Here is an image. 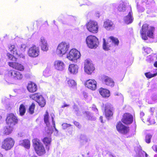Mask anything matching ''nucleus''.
Listing matches in <instances>:
<instances>
[{
    "mask_svg": "<svg viewBox=\"0 0 157 157\" xmlns=\"http://www.w3.org/2000/svg\"><path fill=\"white\" fill-rule=\"evenodd\" d=\"M154 30V27L149 26L147 24L143 25L140 31L142 39L144 40H147V36L150 38H153L154 37L153 32Z\"/></svg>",
    "mask_w": 157,
    "mask_h": 157,
    "instance_id": "nucleus-1",
    "label": "nucleus"
},
{
    "mask_svg": "<svg viewBox=\"0 0 157 157\" xmlns=\"http://www.w3.org/2000/svg\"><path fill=\"white\" fill-rule=\"evenodd\" d=\"M111 40L109 41L106 42L104 38L103 39V49L106 51L110 49V47H112L114 44L115 45H118L119 43V40L118 39L113 36L110 37Z\"/></svg>",
    "mask_w": 157,
    "mask_h": 157,
    "instance_id": "nucleus-2",
    "label": "nucleus"
},
{
    "mask_svg": "<svg viewBox=\"0 0 157 157\" xmlns=\"http://www.w3.org/2000/svg\"><path fill=\"white\" fill-rule=\"evenodd\" d=\"M33 147L37 154L39 155L45 153V150L42 144L39 139H35L33 140Z\"/></svg>",
    "mask_w": 157,
    "mask_h": 157,
    "instance_id": "nucleus-3",
    "label": "nucleus"
},
{
    "mask_svg": "<svg viewBox=\"0 0 157 157\" xmlns=\"http://www.w3.org/2000/svg\"><path fill=\"white\" fill-rule=\"evenodd\" d=\"M86 41L88 47L91 48H96L99 44L98 39L94 36L90 35L87 36Z\"/></svg>",
    "mask_w": 157,
    "mask_h": 157,
    "instance_id": "nucleus-4",
    "label": "nucleus"
},
{
    "mask_svg": "<svg viewBox=\"0 0 157 157\" xmlns=\"http://www.w3.org/2000/svg\"><path fill=\"white\" fill-rule=\"evenodd\" d=\"M69 48V45L68 43L65 42H61L58 46L56 53L59 56H62L67 53Z\"/></svg>",
    "mask_w": 157,
    "mask_h": 157,
    "instance_id": "nucleus-5",
    "label": "nucleus"
},
{
    "mask_svg": "<svg viewBox=\"0 0 157 157\" xmlns=\"http://www.w3.org/2000/svg\"><path fill=\"white\" fill-rule=\"evenodd\" d=\"M14 141L11 138H6L2 143V148L6 151L10 150L13 146Z\"/></svg>",
    "mask_w": 157,
    "mask_h": 157,
    "instance_id": "nucleus-6",
    "label": "nucleus"
},
{
    "mask_svg": "<svg viewBox=\"0 0 157 157\" xmlns=\"http://www.w3.org/2000/svg\"><path fill=\"white\" fill-rule=\"evenodd\" d=\"M80 57V52L75 49L71 50L69 53L67 54V58L69 60L75 62Z\"/></svg>",
    "mask_w": 157,
    "mask_h": 157,
    "instance_id": "nucleus-7",
    "label": "nucleus"
},
{
    "mask_svg": "<svg viewBox=\"0 0 157 157\" xmlns=\"http://www.w3.org/2000/svg\"><path fill=\"white\" fill-rule=\"evenodd\" d=\"M30 98L37 102L41 107L44 106L45 104V101L43 97L39 93L35 94L30 96Z\"/></svg>",
    "mask_w": 157,
    "mask_h": 157,
    "instance_id": "nucleus-8",
    "label": "nucleus"
},
{
    "mask_svg": "<svg viewBox=\"0 0 157 157\" xmlns=\"http://www.w3.org/2000/svg\"><path fill=\"white\" fill-rule=\"evenodd\" d=\"M87 29L90 32L96 33L98 32V26L97 22L90 21L86 24Z\"/></svg>",
    "mask_w": 157,
    "mask_h": 157,
    "instance_id": "nucleus-9",
    "label": "nucleus"
},
{
    "mask_svg": "<svg viewBox=\"0 0 157 157\" xmlns=\"http://www.w3.org/2000/svg\"><path fill=\"white\" fill-rule=\"evenodd\" d=\"M84 65L85 71L88 74H91L95 70L93 64L90 60H86L84 62Z\"/></svg>",
    "mask_w": 157,
    "mask_h": 157,
    "instance_id": "nucleus-10",
    "label": "nucleus"
},
{
    "mask_svg": "<svg viewBox=\"0 0 157 157\" xmlns=\"http://www.w3.org/2000/svg\"><path fill=\"white\" fill-rule=\"evenodd\" d=\"M6 122L8 125L14 126L17 122V117L12 113H10L7 115Z\"/></svg>",
    "mask_w": 157,
    "mask_h": 157,
    "instance_id": "nucleus-11",
    "label": "nucleus"
},
{
    "mask_svg": "<svg viewBox=\"0 0 157 157\" xmlns=\"http://www.w3.org/2000/svg\"><path fill=\"white\" fill-rule=\"evenodd\" d=\"M39 48L35 45H33L31 47L28 52V55L29 56L33 57H36L37 56L39 55Z\"/></svg>",
    "mask_w": 157,
    "mask_h": 157,
    "instance_id": "nucleus-12",
    "label": "nucleus"
},
{
    "mask_svg": "<svg viewBox=\"0 0 157 157\" xmlns=\"http://www.w3.org/2000/svg\"><path fill=\"white\" fill-rule=\"evenodd\" d=\"M44 123L46 124L47 130L46 132L48 134H51L52 133L53 129L52 126H50V122L49 121V115L48 112L46 111L44 115Z\"/></svg>",
    "mask_w": 157,
    "mask_h": 157,
    "instance_id": "nucleus-13",
    "label": "nucleus"
},
{
    "mask_svg": "<svg viewBox=\"0 0 157 157\" xmlns=\"http://www.w3.org/2000/svg\"><path fill=\"white\" fill-rule=\"evenodd\" d=\"M54 66L56 70L62 71L65 69V64L62 61L57 60L54 62Z\"/></svg>",
    "mask_w": 157,
    "mask_h": 157,
    "instance_id": "nucleus-14",
    "label": "nucleus"
},
{
    "mask_svg": "<svg viewBox=\"0 0 157 157\" xmlns=\"http://www.w3.org/2000/svg\"><path fill=\"white\" fill-rule=\"evenodd\" d=\"M8 75L15 80H21L23 78V75L20 72L14 70L9 71Z\"/></svg>",
    "mask_w": 157,
    "mask_h": 157,
    "instance_id": "nucleus-15",
    "label": "nucleus"
},
{
    "mask_svg": "<svg viewBox=\"0 0 157 157\" xmlns=\"http://www.w3.org/2000/svg\"><path fill=\"white\" fill-rule=\"evenodd\" d=\"M102 83L105 85L113 87L114 85V82L113 80L111 78L105 76L103 75L101 77Z\"/></svg>",
    "mask_w": 157,
    "mask_h": 157,
    "instance_id": "nucleus-16",
    "label": "nucleus"
},
{
    "mask_svg": "<svg viewBox=\"0 0 157 157\" xmlns=\"http://www.w3.org/2000/svg\"><path fill=\"white\" fill-rule=\"evenodd\" d=\"M17 46L15 45H11L9 47L8 50L10 51L11 53H13L15 56H19L20 58H21L24 59L25 56L24 54L22 53L20 54L17 52Z\"/></svg>",
    "mask_w": 157,
    "mask_h": 157,
    "instance_id": "nucleus-17",
    "label": "nucleus"
},
{
    "mask_svg": "<svg viewBox=\"0 0 157 157\" xmlns=\"http://www.w3.org/2000/svg\"><path fill=\"white\" fill-rule=\"evenodd\" d=\"M39 43L42 51H47L48 50V45L47 40L44 37L42 36L40 38Z\"/></svg>",
    "mask_w": 157,
    "mask_h": 157,
    "instance_id": "nucleus-18",
    "label": "nucleus"
},
{
    "mask_svg": "<svg viewBox=\"0 0 157 157\" xmlns=\"http://www.w3.org/2000/svg\"><path fill=\"white\" fill-rule=\"evenodd\" d=\"M117 130L120 133L125 134L128 132V128L120 122H119L116 125Z\"/></svg>",
    "mask_w": 157,
    "mask_h": 157,
    "instance_id": "nucleus-19",
    "label": "nucleus"
},
{
    "mask_svg": "<svg viewBox=\"0 0 157 157\" xmlns=\"http://www.w3.org/2000/svg\"><path fill=\"white\" fill-rule=\"evenodd\" d=\"M85 85L88 88L95 90L97 88V82L94 80L89 79L86 81Z\"/></svg>",
    "mask_w": 157,
    "mask_h": 157,
    "instance_id": "nucleus-20",
    "label": "nucleus"
},
{
    "mask_svg": "<svg viewBox=\"0 0 157 157\" xmlns=\"http://www.w3.org/2000/svg\"><path fill=\"white\" fill-rule=\"evenodd\" d=\"M133 121V117L129 113H125L122 119V122L126 124H131Z\"/></svg>",
    "mask_w": 157,
    "mask_h": 157,
    "instance_id": "nucleus-21",
    "label": "nucleus"
},
{
    "mask_svg": "<svg viewBox=\"0 0 157 157\" xmlns=\"http://www.w3.org/2000/svg\"><path fill=\"white\" fill-rule=\"evenodd\" d=\"M113 107L110 104H107L105 105V115L107 118L112 116L113 114Z\"/></svg>",
    "mask_w": 157,
    "mask_h": 157,
    "instance_id": "nucleus-22",
    "label": "nucleus"
},
{
    "mask_svg": "<svg viewBox=\"0 0 157 157\" xmlns=\"http://www.w3.org/2000/svg\"><path fill=\"white\" fill-rule=\"evenodd\" d=\"M104 27L108 30H112L114 29L115 25L111 21L107 20L104 22Z\"/></svg>",
    "mask_w": 157,
    "mask_h": 157,
    "instance_id": "nucleus-23",
    "label": "nucleus"
},
{
    "mask_svg": "<svg viewBox=\"0 0 157 157\" xmlns=\"http://www.w3.org/2000/svg\"><path fill=\"white\" fill-rule=\"evenodd\" d=\"M8 65L10 66L19 71H23L24 69L23 66L21 64L16 62H9Z\"/></svg>",
    "mask_w": 157,
    "mask_h": 157,
    "instance_id": "nucleus-24",
    "label": "nucleus"
},
{
    "mask_svg": "<svg viewBox=\"0 0 157 157\" xmlns=\"http://www.w3.org/2000/svg\"><path fill=\"white\" fill-rule=\"evenodd\" d=\"M129 7L127 5V4L124 2H121L117 8L118 11L120 12L127 11V10Z\"/></svg>",
    "mask_w": 157,
    "mask_h": 157,
    "instance_id": "nucleus-25",
    "label": "nucleus"
},
{
    "mask_svg": "<svg viewBox=\"0 0 157 157\" xmlns=\"http://www.w3.org/2000/svg\"><path fill=\"white\" fill-rule=\"evenodd\" d=\"M78 67L77 65L74 64H71L69 65L68 70L70 72L73 74H76L78 72Z\"/></svg>",
    "mask_w": 157,
    "mask_h": 157,
    "instance_id": "nucleus-26",
    "label": "nucleus"
},
{
    "mask_svg": "<svg viewBox=\"0 0 157 157\" xmlns=\"http://www.w3.org/2000/svg\"><path fill=\"white\" fill-rule=\"evenodd\" d=\"M132 14V12L130 11L128 14L124 18V21L126 23L129 24L132 22L133 20Z\"/></svg>",
    "mask_w": 157,
    "mask_h": 157,
    "instance_id": "nucleus-27",
    "label": "nucleus"
},
{
    "mask_svg": "<svg viewBox=\"0 0 157 157\" xmlns=\"http://www.w3.org/2000/svg\"><path fill=\"white\" fill-rule=\"evenodd\" d=\"M99 92L103 97H108L110 96L109 91L105 89L101 88L99 90Z\"/></svg>",
    "mask_w": 157,
    "mask_h": 157,
    "instance_id": "nucleus-28",
    "label": "nucleus"
},
{
    "mask_svg": "<svg viewBox=\"0 0 157 157\" xmlns=\"http://www.w3.org/2000/svg\"><path fill=\"white\" fill-rule=\"evenodd\" d=\"M27 89L30 92H34L37 89L36 85L34 83L31 82L28 84Z\"/></svg>",
    "mask_w": 157,
    "mask_h": 157,
    "instance_id": "nucleus-29",
    "label": "nucleus"
},
{
    "mask_svg": "<svg viewBox=\"0 0 157 157\" xmlns=\"http://www.w3.org/2000/svg\"><path fill=\"white\" fill-rule=\"evenodd\" d=\"M42 141L46 145V149L49 150V146L51 141V139L50 137H46L43 139Z\"/></svg>",
    "mask_w": 157,
    "mask_h": 157,
    "instance_id": "nucleus-30",
    "label": "nucleus"
},
{
    "mask_svg": "<svg viewBox=\"0 0 157 157\" xmlns=\"http://www.w3.org/2000/svg\"><path fill=\"white\" fill-rule=\"evenodd\" d=\"M20 144H21L25 148L29 149L30 146V142L28 140H25L22 141H20L19 142Z\"/></svg>",
    "mask_w": 157,
    "mask_h": 157,
    "instance_id": "nucleus-31",
    "label": "nucleus"
},
{
    "mask_svg": "<svg viewBox=\"0 0 157 157\" xmlns=\"http://www.w3.org/2000/svg\"><path fill=\"white\" fill-rule=\"evenodd\" d=\"M13 126L8 125L6 127V128L4 131V133L6 135H9L10 133L13 129Z\"/></svg>",
    "mask_w": 157,
    "mask_h": 157,
    "instance_id": "nucleus-32",
    "label": "nucleus"
},
{
    "mask_svg": "<svg viewBox=\"0 0 157 157\" xmlns=\"http://www.w3.org/2000/svg\"><path fill=\"white\" fill-rule=\"evenodd\" d=\"M67 84L68 86L73 88H75L76 87V83L73 80L69 79L67 81Z\"/></svg>",
    "mask_w": 157,
    "mask_h": 157,
    "instance_id": "nucleus-33",
    "label": "nucleus"
},
{
    "mask_svg": "<svg viewBox=\"0 0 157 157\" xmlns=\"http://www.w3.org/2000/svg\"><path fill=\"white\" fill-rule=\"evenodd\" d=\"M20 115L21 116L23 115L26 111V108L25 106L23 104H21L19 108Z\"/></svg>",
    "mask_w": 157,
    "mask_h": 157,
    "instance_id": "nucleus-34",
    "label": "nucleus"
},
{
    "mask_svg": "<svg viewBox=\"0 0 157 157\" xmlns=\"http://www.w3.org/2000/svg\"><path fill=\"white\" fill-rule=\"evenodd\" d=\"M85 113L86 115V118L88 119L94 121L96 120V117H94L93 114L90 112H86Z\"/></svg>",
    "mask_w": 157,
    "mask_h": 157,
    "instance_id": "nucleus-35",
    "label": "nucleus"
},
{
    "mask_svg": "<svg viewBox=\"0 0 157 157\" xmlns=\"http://www.w3.org/2000/svg\"><path fill=\"white\" fill-rule=\"evenodd\" d=\"M51 73L49 68H46L43 71V75L45 77H48L51 75Z\"/></svg>",
    "mask_w": 157,
    "mask_h": 157,
    "instance_id": "nucleus-36",
    "label": "nucleus"
},
{
    "mask_svg": "<svg viewBox=\"0 0 157 157\" xmlns=\"http://www.w3.org/2000/svg\"><path fill=\"white\" fill-rule=\"evenodd\" d=\"M80 142L83 143H86L88 141V139L84 135H81L80 136Z\"/></svg>",
    "mask_w": 157,
    "mask_h": 157,
    "instance_id": "nucleus-37",
    "label": "nucleus"
},
{
    "mask_svg": "<svg viewBox=\"0 0 157 157\" xmlns=\"http://www.w3.org/2000/svg\"><path fill=\"white\" fill-rule=\"evenodd\" d=\"M7 56L9 59L12 60L13 61H16L17 59L16 58L11 54H10L9 53H7Z\"/></svg>",
    "mask_w": 157,
    "mask_h": 157,
    "instance_id": "nucleus-38",
    "label": "nucleus"
},
{
    "mask_svg": "<svg viewBox=\"0 0 157 157\" xmlns=\"http://www.w3.org/2000/svg\"><path fill=\"white\" fill-rule=\"evenodd\" d=\"M35 108V104L33 103L30 106L29 109V113L31 114H33L34 113V109Z\"/></svg>",
    "mask_w": 157,
    "mask_h": 157,
    "instance_id": "nucleus-39",
    "label": "nucleus"
},
{
    "mask_svg": "<svg viewBox=\"0 0 157 157\" xmlns=\"http://www.w3.org/2000/svg\"><path fill=\"white\" fill-rule=\"evenodd\" d=\"M145 75L146 77L150 78L156 76L157 74H151V72H149L145 73Z\"/></svg>",
    "mask_w": 157,
    "mask_h": 157,
    "instance_id": "nucleus-40",
    "label": "nucleus"
},
{
    "mask_svg": "<svg viewBox=\"0 0 157 157\" xmlns=\"http://www.w3.org/2000/svg\"><path fill=\"white\" fill-rule=\"evenodd\" d=\"M152 137V135L150 134H148L145 136V141L147 143H149L151 141V139Z\"/></svg>",
    "mask_w": 157,
    "mask_h": 157,
    "instance_id": "nucleus-41",
    "label": "nucleus"
},
{
    "mask_svg": "<svg viewBox=\"0 0 157 157\" xmlns=\"http://www.w3.org/2000/svg\"><path fill=\"white\" fill-rule=\"evenodd\" d=\"M144 152L142 150L140 149L138 152H136V154L135 157H143V153Z\"/></svg>",
    "mask_w": 157,
    "mask_h": 157,
    "instance_id": "nucleus-42",
    "label": "nucleus"
},
{
    "mask_svg": "<svg viewBox=\"0 0 157 157\" xmlns=\"http://www.w3.org/2000/svg\"><path fill=\"white\" fill-rule=\"evenodd\" d=\"M63 129H65L68 127L71 126L72 125L71 124H68L66 123H63L62 125Z\"/></svg>",
    "mask_w": 157,
    "mask_h": 157,
    "instance_id": "nucleus-43",
    "label": "nucleus"
},
{
    "mask_svg": "<svg viewBox=\"0 0 157 157\" xmlns=\"http://www.w3.org/2000/svg\"><path fill=\"white\" fill-rule=\"evenodd\" d=\"M51 116L52 119V125L53 126V127L54 128L55 131L56 132H57V133L58 132V130L56 128L55 122V121H54V114H51Z\"/></svg>",
    "mask_w": 157,
    "mask_h": 157,
    "instance_id": "nucleus-44",
    "label": "nucleus"
},
{
    "mask_svg": "<svg viewBox=\"0 0 157 157\" xmlns=\"http://www.w3.org/2000/svg\"><path fill=\"white\" fill-rule=\"evenodd\" d=\"M154 60V58L153 56H147L146 59V60L147 62L151 63V62H152Z\"/></svg>",
    "mask_w": 157,
    "mask_h": 157,
    "instance_id": "nucleus-45",
    "label": "nucleus"
},
{
    "mask_svg": "<svg viewBox=\"0 0 157 157\" xmlns=\"http://www.w3.org/2000/svg\"><path fill=\"white\" fill-rule=\"evenodd\" d=\"M73 108L74 110V112L78 116L79 115V110H78V108L77 107V106L74 105L73 106Z\"/></svg>",
    "mask_w": 157,
    "mask_h": 157,
    "instance_id": "nucleus-46",
    "label": "nucleus"
},
{
    "mask_svg": "<svg viewBox=\"0 0 157 157\" xmlns=\"http://www.w3.org/2000/svg\"><path fill=\"white\" fill-rule=\"evenodd\" d=\"M137 9L138 11L140 12H142L144 10V8L143 7L137 5Z\"/></svg>",
    "mask_w": 157,
    "mask_h": 157,
    "instance_id": "nucleus-47",
    "label": "nucleus"
},
{
    "mask_svg": "<svg viewBox=\"0 0 157 157\" xmlns=\"http://www.w3.org/2000/svg\"><path fill=\"white\" fill-rule=\"evenodd\" d=\"M26 46L25 44H22L21 45L20 49L21 51H25V49L26 48Z\"/></svg>",
    "mask_w": 157,
    "mask_h": 157,
    "instance_id": "nucleus-48",
    "label": "nucleus"
},
{
    "mask_svg": "<svg viewBox=\"0 0 157 157\" xmlns=\"http://www.w3.org/2000/svg\"><path fill=\"white\" fill-rule=\"evenodd\" d=\"M114 95L115 96H119L120 98L122 99L123 98V95L120 93L116 92L114 93Z\"/></svg>",
    "mask_w": 157,
    "mask_h": 157,
    "instance_id": "nucleus-49",
    "label": "nucleus"
},
{
    "mask_svg": "<svg viewBox=\"0 0 157 157\" xmlns=\"http://www.w3.org/2000/svg\"><path fill=\"white\" fill-rule=\"evenodd\" d=\"M62 23L64 25H71V23L69 22L68 20H66L62 22Z\"/></svg>",
    "mask_w": 157,
    "mask_h": 157,
    "instance_id": "nucleus-50",
    "label": "nucleus"
},
{
    "mask_svg": "<svg viewBox=\"0 0 157 157\" xmlns=\"http://www.w3.org/2000/svg\"><path fill=\"white\" fill-rule=\"evenodd\" d=\"M85 3L88 6H90L91 5V3L88 1L87 0H83Z\"/></svg>",
    "mask_w": 157,
    "mask_h": 157,
    "instance_id": "nucleus-51",
    "label": "nucleus"
},
{
    "mask_svg": "<svg viewBox=\"0 0 157 157\" xmlns=\"http://www.w3.org/2000/svg\"><path fill=\"white\" fill-rule=\"evenodd\" d=\"M152 148L154 151L157 152V145H153L152 147Z\"/></svg>",
    "mask_w": 157,
    "mask_h": 157,
    "instance_id": "nucleus-52",
    "label": "nucleus"
},
{
    "mask_svg": "<svg viewBox=\"0 0 157 157\" xmlns=\"http://www.w3.org/2000/svg\"><path fill=\"white\" fill-rule=\"evenodd\" d=\"M145 51L146 52H147V53H148L150 52H151L152 51V50L150 48H147L145 49Z\"/></svg>",
    "mask_w": 157,
    "mask_h": 157,
    "instance_id": "nucleus-53",
    "label": "nucleus"
},
{
    "mask_svg": "<svg viewBox=\"0 0 157 157\" xmlns=\"http://www.w3.org/2000/svg\"><path fill=\"white\" fill-rule=\"evenodd\" d=\"M140 118L141 119V120H142L143 119H142V117H143L144 116V113L143 112H141L140 113Z\"/></svg>",
    "mask_w": 157,
    "mask_h": 157,
    "instance_id": "nucleus-54",
    "label": "nucleus"
},
{
    "mask_svg": "<svg viewBox=\"0 0 157 157\" xmlns=\"http://www.w3.org/2000/svg\"><path fill=\"white\" fill-rule=\"evenodd\" d=\"M74 123L75 125L78 127H79V123L76 121H75L74 122Z\"/></svg>",
    "mask_w": 157,
    "mask_h": 157,
    "instance_id": "nucleus-55",
    "label": "nucleus"
},
{
    "mask_svg": "<svg viewBox=\"0 0 157 157\" xmlns=\"http://www.w3.org/2000/svg\"><path fill=\"white\" fill-rule=\"evenodd\" d=\"M92 109L94 111H97V112L98 110L96 108L95 106H94V107H92Z\"/></svg>",
    "mask_w": 157,
    "mask_h": 157,
    "instance_id": "nucleus-56",
    "label": "nucleus"
},
{
    "mask_svg": "<svg viewBox=\"0 0 157 157\" xmlns=\"http://www.w3.org/2000/svg\"><path fill=\"white\" fill-rule=\"evenodd\" d=\"M83 95L84 97L85 98H86L87 97V94L85 92H83Z\"/></svg>",
    "mask_w": 157,
    "mask_h": 157,
    "instance_id": "nucleus-57",
    "label": "nucleus"
},
{
    "mask_svg": "<svg viewBox=\"0 0 157 157\" xmlns=\"http://www.w3.org/2000/svg\"><path fill=\"white\" fill-rule=\"evenodd\" d=\"M144 152H142L143 153V156L144 155H145V157H148V155L144 151H143Z\"/></svg>",
    "mask_w": 157,
    "mask_h": 157,
    "instance_id": "nucleus-58",
    "label": "nucleus"
},
{
    "mask_svg": "<svg viewBox=\"0 0 157 157\" xmlns=\"http://www.w3.org/2000/svg\"><path fill=\"white\" fill-rule=\"evenodd\" d=\"M69 106V105H67L66 104H64V105H62L61 107L62 108H64L65 107H67V106Z\"/></svg>",
    "mask_w": 157,
    "mask_h": 157,
    "instance_id": "nucleus-59",
    "label": "nucleus"
},
{
    "mask_svg": "<svg viewBox=\"0 0 157 157\" xmlns=\"http://www.w3.org/2000/svg\"><path fill=\"white\" fill-rule=\"evenodd\" d=\"M108 155L109 156H111L112 157H116L115 156L112 155L110 152H109Z\"/></svg>",
    "mask_w": 157,
    "mask_h": 157,
    "instance_id": "nucleus-60",
    "label": "nucleus"
},
{
    "mask_svg": "<svg viewBox=\"0 0 157 157\" xmlns=\"http://www.w3.org/2000/svg\"><path fill=\"white\" fill-rule=\"evenodd\" d=\"M154 66L155 67H157V61H155V62L154 63Z\"/></svg>",
    "mask_w": 157,
    "mask_h": 157,
    "instance_id": "nucleus-61",
    "label": "nucleus"
},
{
    "mask_svg": "<svg viewBox=\"0 0 157 157\" xmlns=\"http://www.w3.org/2000/svg\"><path fill=\"white\" fill-rule=\"evenodd\" d=\"M100 120L101 122V123L103 122V120H102V116H100Z\"/></svg>",
    "mask_w": 157,
    "mask_h": 157,
    "instance_id": "nucleus-62",
    "label": "nucleus"
},
{
    "mask_svg": "<svg viewBox=\"0 0 157 157\" xmlns=\"http://www.w3.org/2000/svg\"><path fill=\"white\" fill-rule=\"evenodd\" d=\"M155 122L154 121H153V122H152L151 123V124H155Z\"/></svg>",
    "mask_w": 157,
    "mask_h": 157,
    "instance_id": "nucleus-63",
    "label": "nucleus"
},
{
    "mask_svg": "<svg viewBox=\"0 0 157 157\" xmlns=\"http://www.w3.org/2000/svg\"><path fill=\"white\" fill-rule=\"evenodd\" d=\"M0 157H2V155L1 153H0Z\"/></svg>",
    "mask_w": 157,
    "mask_h": 157,
    "instance_id": "nucleus-64",
    "label": "nucleus"
}]
</instances>
